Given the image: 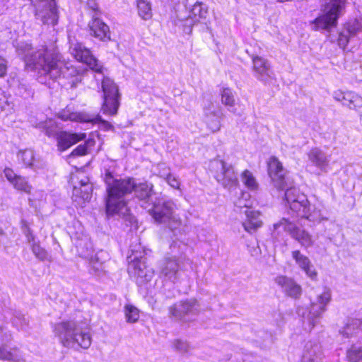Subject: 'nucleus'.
<instances>
[{"label":"nucleus","instance_id":"nucleus-1","mask_svg":"<svg viewBox=\"0 0 362 362\" xmlns=\"http://www.w3.org/2000/svg\"><path fill=\"white\" fill-rule=\"evenodd\" d=\"M104 180L107 185V198L106 211L107 215L125 216L128 212L127 196L134 192L140 200H146L151 195L153 185L147 182L136 184L133 178L114 179L112 173L107 171Z\"/></svg>","mask_w":362,"mask_h":362},{"label":"nucleus","instance_id":"nucleus-2","mask_svg":"<svg viewBox=\"0 0 362 362\" xmlns=\"http://www.w3.org/2000/svg\"><path fill=\"white\" fill-rule=\"evenodd\" d=\"M36 56L30 59L29 63L40 69L42 76L52 80H56L62 76L66 78H71V87H76V84L81 81V71L70 62L62 59L57 46L54 49H41Z\"/></svg>","mask_w":362,"mask_h":362},{"label":"nucleus","instance_id":"nucleus-3","mask_svg":"<svg viewBox=\"0 0 362 362\" xmlns=\"http://www.w3.org/2000/svg\"><path fill=\"white\" fill-rule=\"evenodd\" d=\"M291 183L288 182L284 193V200L293 216L305 218L311 222L319 223L324 218L322 216L320 209H316L314 206L310 204L307 197L300 193L296 187H291Z\"/></svg>","mask_w":362,"mask_h":362},{"label":"nucleus","instance_id":"nucleus-4","mask_svg":"<svg viewBox=\"0 0 362 362\" xmlns=\"http://www.w3.org/2000/svg\"><path fill=\"white\" fill-rule=\"evenodd\" d=\"M176 205L171 199L158 198L153 202L148 212L154 221L166 226L175 237L181 235L185 232L182 221L175 214Z\"/></svg>","mask_w":362,"mask_h":362},{"label":"nucleus","instance_id":"nucleus-5","mask_svg":"<svg viewBox=\"0 0 362 362\" xmlns=\"http://www.w3.org/2000/svg\"><path fill=\"white\" fill-rule=\"evenodd\" d=\"M53 331L64 347L88 349L91 344L90 333L80 329L74 321L57 323L54 325Z\"/></svg>","mask_w":362,"mask_h":362},{"label":"nucleus","instance_id":"nucleus-6","mask_svg":"<svg viewBox=\"0 0 362 362\" xmlns=\"http://www.w3.org/2000/svg\"><path fill=\"white\" fill-rule=\"evenodd\" d=\"M322 6L323 14L312 22L314 30H327L335 26L342 14L346 0H319Z\"/></svg>","mask_w":362,"mask_h":362},{"label":"nucleus","instance_id":"nucleus-7","mask_svg":"<svg viewBox=\"0 0 362 362\" xmlns=\"http://www.w3.org/2000/svg\"><path fill=\"white\" fill-rule=\"evenodd\" d=\"M209 170L218 183L226 188L235 187L238 183L237 173L232 165L219 159L209 163Z\"/></svg>","mask_w":362,"mask_h":362},{"label":"nucleus","instance_id":"nucleus-8","mask_svg":"<svg viewBox=\"0 0 362 362\" xmlns=\"http://www.w3.org/2000/svg\"><path fill=\"white\" fill-rule=\"evenodd\" d=\"M103 103L102 111L108 115L117 114L119 107L120 94L115 83L108 77H103L102 81Z\"/></svg>","mask_w":362,"mask_h":362},{"label":"nucleus","instance_id":"nucleus-9","mask_svg":"<svg viewBox=\"0 0 362 362\" xmlns=\"http://www.w3.org/2000/svg\"><path fill=\"white\" fill-rule=\"evenodd\" d=\"M199 310V304L194 298L180 300L168 308L171 318L184 322L191 320V317L198 314Z\"/></svg>","mask_w":362,"mask_h":362},{"label":"nucleus","instance_id":"nucleus-10","mask_svg":"<svg viewBox=\"0 0 362 362\" xmlns=\"http://www.w3.org/2000/svg\"><path fill=\"white\" fill-rule=\"evenodd\" d=\"M332 299V292L329 288H324L322 292L317 296L316 300L311 303L308 320L313 329L327 310V306Z\"/></svg>","mask_w":362,"mask_h":362},{"label":"nucleus","instance_id":"nucleus-11","mask_svg":"<svg viewBox=\"0 0 362 362\" xmlns=\"http://www.w3.org/2000/svg\"><path fill=\"white\" fill-rule=\"evenodd\" d=\"M280 228L288 232L305 248L311 247L314 243L312 235L308 232L298 228L295 223L288 218H283L278 223L274 224V230H278Z\"/></svg>","mask_w":362,"mask_h":362},{"label":"nucleus","instance_id":"nucleus-12","mask_svg":"<svg viewBox=\"0 0 362 362\" xmlns=\"http://www.w3.org/2000/svg\"><path fill=\"white\" fill-rule=\"evenodd\" d=\"M35 16L44 24L55 25L58 16L54 0H35Z\"/></svg>","mask_w":362,"mask_h":362},{"label":"nucleus","instance_id":"nucleus-13","mask_svg":"<svg viewBox=\"0 0 362 362\" xmlns=\"http://www.w3.org/2000/svg\"><path fill=\"white\" fill-rule=\"evenodd\" d=\"M69 52L77 61L86 64L95 72L103 73V66L81 43L70 42Z\"/></svg>","mask_w":362,"mask_h":362},{"label":"nucleus","instance_id":"nucleus-14","mask_svg":"<svg viewBox=\"0 0 362 362\" xmlns=\"http://www.w3.org/2000/svg\"><path fill=\"white\" fill-rule=\"evenodd\" d=\"M132 252V254L129 257L132 262L129 266V272L136 277L139 284L150 281L153 276V270L147 267L144 258L137 256L133 250Z\"/></svg>","mask_w":362,"mask_h":362},{"label":"nucleus","instance_id":"nucleus-15","mask_svg":"<svg viewBox=\"0 0 362 362\" xmlns=\"http://www.w3.org/2000/svg\"><path fill=\"white\" fill-rule=\"evenodd\" d=\"M13 45L18 54L23 56V61L25 62L26 67L30 70L37 71V73L40 74H41L42 70L37 68V66L35 65L30 64L29 60L32 58H34V57H37L36 55L38 54V52L41 49L50 50L54 49L56 47V45H54L50 46L42 45L33 49L31 44L23 41L16 42Z\"/></svg>","mask_w":362,"mask_h":362},{"label":"nucleus","instance_id":"nucleus-16","mask_svg":"<svg viewBox=\"0 0 362 362\" xmlns=\"http://www.w3.org/2000/svg\"><path fill=\"white\" fill-rule=\"evenodd\" d=\"M185 262L175 258L165 259L160 264V274L165 280L173 283L177 281L180 272L184 269Z\"/></svg>","mask_w":362,"mask_h":362},{"label":"nucleus","instance_id":"nucleus-17","mask_svg":"<svg viewBox=\"0 0 362 362\" xmlns=\"http://www.w3.org/2000/svg\"><path fill=\"white\" fill-rule=\"evenodd\" d=\"M268 172L276 189L283 190L287 186L288 179L286 176V171L276 158L272 157L269 159Z\"/></svg>","mask_w":362,"mask_h":362},{"label":"nucleus","instance_id":"nucleus-18","mask_svg":"<svg viewBox=\"0 0 362 362\" xmlns=\"http://www.w3.org/2000/svg\"><path fill=\"white\" fill-rule=\"evenodd\" d=\"M87 30L90 36L100 41L110 40V28L98 16L97 13L92 16L91 20L88 23Z\"/></svg>","mask_w":362,"mask_h":362},{"label":"nucleus","instance_id":"nucleus-19","mask_svg":"<svg viewBox=\"0 0 362 362\" xmlns=\"http://www.w3.org/2000/svg\"><path fill=\"white\" fill-rule=\"evenodd\" d=\"M274 282L286 296L298 299L302 295L301 286L291 277L279 275L274 278Z\"/></svg>","mask_w":362,"mask_h":362},{"label":"nucleus","instance_id":"nucleus-20","mask_svg":"<svg viewBox=\"0 0 362 362\" xmlns=\"http://www.w3.org/2000/svg\"><path fill=\"white\" fill-rule=\"evenodd\" d=\"M307 156L306 168L308 171H311V168L315 167L321 172H327L330 158L323 151L319 148H313L307 153Z\"/></svg>","mask_w":362,"mask_h":362},{"label":"nucleus","instance_id":"nucleus-21","mask_svg":"<svg viewBox=\"0 0 362 362\" xmlns=\"http://www.w3.org/2000/svg\"><path fill=\"white\" fill-rule=\"evenodd\" d=\"M333 98L337 101L341 102L343 105L350 109H355L362 117V97L352 91L342 92L341 90L334 91Z\"/></svg>","mask_w":362,"mask_h":362},{"label":"nucleus","instance_id":"nucleus-22","mask_svg":"<svg viewBox=\"0 0 362 362\" xmlns=\"http://www.w3.org/2000/svg\"><path fill=\"white\" fill-rule=\"evenodd\" d=\"M292 257L308 277L312 280L317 279V272L307 256L303 255L299 250H294L292 252Z\"/></svg>","mask_w":362,"mask_h":362},{"label":"nucleus","instance_id":"nucleus-23","mask_svg":"<svg viewBox=\"0 0 362 362\" xmlns=\"http://www.w3.org/2000/svg\"><path fill=\"white\" fill-rule=\"evenodd\" d=\"M253 71L255 77L262 81H266L271 77L272 70L269 62L260 57H252Z\"/></svg>","mask_w":362,"mask_h":362},{"label":"nucleus","instance_id":"nucleus-24","mask_svg":"<svg viewBox=\"0 0 362 362\" xmlns=\"http://www.w3.org/2000/svg\"><path fill=\"white\" fill-rule=\"evenodd\" d=\"M86 138V134H74L66 132H61L57 135V147L61 151H64L79 141Z\"/></svg>","mask_w":362,"mask_h":362},{"label":"nucleus","instance_id":"nucleus-25","mask_svg":"<svg viewBox=\"0 0 362 362\" xmlns=\"http://www.w3.org/2000/svg\"><path fill=\"white\" fill-rule=\"evenodd\" d=\"M4 174L7 180L13 186L15 189L18 191H23L26 193H30L31 186L29 185L27 180L16 175L11 168H6L4 170Z\"/></svg>","mask_w":362,"mask_h":362},{"label":"nucleus","instance_id":"nucleus-26","mask_svg":"<svg viewBox=\"0 0 362 362\" xmlns=\"http://www.w3.org/2000/svg\"><path fill=\"white\" fill-rule=\"evenodd\" d=\"M302 362H322L320 346L315 342L308 341L304 347Z\"/></svg>","mask_w":362,"mask_h":362},{"label":"nucleus","instance_id":"nucleus-27","mask_svg":"<svg viewBox=\"0 0 362 362\" xmlns=\"http://www.w3.org/2000/svg\"><path fill=\"white\" fill-rule=\"evenodd\" d=\"M245 214L246 219L243 222V226L245 231L252 233L262 226V222L259 218V212L246 209Z\"/></svg>","mask_w":362,"mask_h":362},{"label":"nucleus","instance_id":"nucleus-28","mask_svg":"<svg viewBox=\"0 0 362 362\" xmlns=\"http://www.w3.org/2000/svg\"><path fill=\"white\" fill-rule=\"evenodd\" d=\"M208 16V10L201 3L195 4L190 12V18L194 22H201L206 23V21Z\"/></svg>","mask_w":362,"mask_h":362},{"label":"nucleus","instance_id":"nucleus-29","mask_svg":"<svg viewBox=\"0 0 362 362\" xmlns=\"http://www.w3.org/2000/svg\"><path fill=\"white\" fill-rule=\"evenodd\" d=\"M59 117L62 120L73 121V122H86L90 120V116L82 112H73L69 110H64L59 113Z\"/></svg>","mask_w":362,"mask_h":362},{"label":"nucleus","instance_id":"nucleus-30","mask_svg":"<svg viewBox=\"0 0 362 362\" xmlns=\"http://www.w3.org/2000/svg\"><path fill=\"white\" fill-rule=\"evenodd\" d=\"M139 16L144 21L152 18L151 4L148 0H136Z\"/></svg>","mask_w":362,"mask_h":362},{"label":"nucleus","instance_id":"nucleus-31","mask_svg":"<svg viewBox=\"0 0 362 362\" xmlns=\"http://www.w3.org/2000/svg\"><path fill=\"white\" fill-rule=\"evenodd\" d=\"M18 160L22 163L25 167H33L35 160L34 151L32 149L19 151L17 154Z\"/></svg>","mask_w":362,"mask_h":362},{"label":"nucleus","instance_id":"nucleus-32","mask_svg":"<svg viewBox=\"0 0 362 362\" xmlns=\"http://www.w3.org/2000/svg\"><path fill=\"white\" fill-rule=\"evenodd\" d=\"M359 319H350L346 325L339 331V333L344 337L349 338L356 333L359 328Z\"/></svg>","mask_w":362,"mask_h":362},{"label":"nucleus","instance_id":"nucleus-33","mask_svg":"<svg viewBox=\"0 0 362 362\" xmlns=\"http://www.w3.org/2000/svg\"><path fill=\"white\" fill-rule=\"evenodd\" d=\"M221 95L222 103L228 107L229 111L235 112L233 110L230 109L235 105V98L232 90L228 88H223L221 91Z\"/></svg>","mask_w":362,"mask_h":362},{"label":"nucleus","instance_id":"nucleus-34","mask_svg":"<svg viewBox=\"0 0 362 362\" xmlns=\"http://www.w3.org/2000/svg\"><path fill=\"white\" fill-rule=\"evenodd\" d=\"M11 86H13L16 88L18 94L22 97L27 98L32 94L31 90L29 88L28 85L23 80L20 81L13 78L11 81Z\"/></svg>","mask_w":362,"mask_h":362},{"label":"nucleus","instance_id":"nucleus-35","mask_svg":"<svg viewBox=\"0 0 362 362\" xmlns=\"http://www.w3.org/2000/svg\"><path fill=\"white\" fill-rule=\"evenodd\" d=\"M31 250L33 255L40 261H52L51 256L48 254V252L42 247L40 245V243H37L33 245L30 246Z\"/></svg>","mask_w":362,"mask_h":362},{"label":"nucleus","instance_id":"nucleus-36","mask_svg":"<svg viewBox=\"0 0 362 362\" xmlns=\"http://www.w3.org/2000/svg\"><path fill=\"white\" fill-rule=\"evenodd\" d=\"M124 314L127 321L129 323H134L139 318V310L137 308L130 304L124 306Z\"/></svg>","mask_w":362,"mask_h":362},{"label":"nucleus","instance_id":"nucleus-37","mask_svg":"<svg viewBox=\"0 0 362 362\" xmlns=\"http://www.w3.org/2000/svg\"><path fill=\"white\" fill-rule=\"evenodd\" d=\"M92 185H85L84 187H74L73 194L76 197H80L83 201H88L91 198Z\"/></svg>","mask_w":362,"mask_h":362},{"label":"nucleus","instance_id":"nucleus-38","mask_svg":"<svg viewBox=\"0 0 362 362\" xmlns=\"http://www.w3.org/2000/svg\"><path fill=\"white\" fill-rule=\"evenodd\" d=\"M241 179L244 185L250 189H256L257 183L252 173L249 170H245L241 175Z\"/></svg>","mask_w":362,"mask_h":362},{"label":"nucleus","instance_id":"nucleus-39","mask_svg":"<svg viewBox=\"0 0 362 362\" xmlns=\"http://www.w3.org/2000/svg\"><path fill=\"white\" fill-rule=\"evenodd\" d=\"M347 358L351 362H358L362 360V347L352 346L347 351Z\"/></svg>","mask_w":362,"mask_h":362},{"label":"nucleus","instance_id":"nucleus-40","mask_svg":"<svg viewBox=\"0 0 362 362\" xmlns=\"http://www.w3.org/2000/svg\"><path fill=\"white\" fill-rule=\"evenodd\" d=\"M21 229L30 246L38 243V241L36 240L35 235L33 233V231L29 228L25 221H21Z\"/></svg>","mask_w":362,"mask_h":362},{"label":"nucleus","instance_id":"nucleus-41","mask_svg":"<svg viewBox=\"0 0 362 362\" xmlns=\"http://www.w3.org/2000/svg\"><path fill=\"white\" fill-rule=\"evenodd\" d=\"M206 124L209 129L213 132L219 131L221 122L218 117L211 112L209 115H206Z\"/></svg>","mask_w":362,"mask_h":362},{"label":"nucleus","instance_id":"nucleus-42","mask_svg":"<svg viewBox=\"0 0 362 362\" xmlns=\"http://www.w3.org/2000/svg\"><path fill=\"white\" fill-rule=\"evenodd\" d=\"M95 144V141L93 139L87 140L85 144H80L71 153L70 156H83L87 153L88 148L90 146H93Z\"/></svg>","mask_w":362,"mask_h":362},{"label":"nucleus","instance_id":"nucleus-43","mask_svg":"<svg viewBox=\"0 0 362 362\" xmlns=\"http://www.w3.org/2000/svg\"><path fill=\"white\" fill-rule=\"evenodd\" d=\"M162 177L166 180L168 184L173 188L178 189L180 188V182L177 177L175 175L168 173L166 174L163 173Z\"/></svg>","mask_w":362,"mask_h":362},{"label":"nucleus","instance_id":"nucleus-44","mask_svg":"<svg viewBox=\"0 0 362 362\" xmlns=\"http://www.w3.org/2000/svg\"><path fill=\"white\" fill-rule=\"evenodd\" d=\"M7 337L3 334V330L0 328V358L5 360H11V354L6 351L3 347L4 343L6 341L5 338Z\"/></svg>","mask_w":362,"mask_h":362},{"label":"nucleus","instance_id":"nucleus-45","mask_svg":"<svg viewBox=\"0 0 362 362\" xmlns=\"http://www.w3.org/2000/svg\"><path fill=\"white\" fill-rule=\"evenodd\" d=\"M173 347L181 353H187L190 349L189 344L186 341L181 339H175L173 341Z\"/></svg>","mask_w":362,"mask_h":362},{"label":"nucleus","instance_id":"nucleus-46","mask_svg":"<svg viewBox=\"0 0 362 362\" xmlns=\"http://www.w3.org/2000/svg\"><path fill=\"white\" fill-rule=\"evenodd\" d=\"M90 264L92 269L95 272H99L103 269V262L100 261L99 254H96L95 257H92L90 261Z\"/></svg>","mask_w":362,"mask_h":362},{"label":"nucleus","instance_id":"nucleus-47","mask_svg":"<svg viewBox=\"0 0 362 362\" xmlns=\"http://www.w3.org/2000/svg\"><path fill=\"white\" fill-rule=\"evenodd\" d=\"M87 122L100 123L102 127H104L107 130L113 128V127L111 124H110L108 122L103 119L102 117H100V115H97L94 117H90V120L88 121Z\"/></svg>","mask_w":362,"mask_h":362},{"label":"nucleus","instance_id":"nucleus-48","mask_svg":"<svg viewBox=\"0 0 362 362\" xmlns=\"http://www.w3.org/2000/svg\"><path fill=\"white\" fill-rule=\"evenodd\" d=\"M13 323L18 327L23 329L27 325L26 319L21 314L15 316Z\"/></svg>","mask_w":362,"mask_h":362},{"label":"nucleus","instance_id":"nucleus-49","mask_svg":"<svg viewBox=\"0 0 362 362\" xmlns=\"http://www.w3.org/2000/svg\"><path fill=\"white\" fill-rule=\"evenodd\" d=\"M47 164L45 161L35 159L33 162V167H30V168L33 169L35 171H37L45 168Z\"/></svg>","mask_w":362,"mask_h":362},{"label":"nucleus","instance_id":"nucleus-50","mask_svg":"<svg viewBox=\"0 0 362 362\" xmlns=\"http://www.w3.org/2000/svg\"><path fill=\"white\" fill-rule=\"evenodd\" d=\"M7 71V61L0 57V77H3L6 75Z\"/></svg>","mask_w":362,"mask_h":362},{"label":"nucleus","instance_id":"nucleus-51","mask_svg":"<svg viewBox=\"0 0 362 362\" xmlns=\"http://www.w3.org/2000/svg\"><path fill=\"white\" fill-rule=\"evenodd\" d=\"M81 1H84L86 3L88 8L94 11H99L98 5L95 0H81Z\"/></svg>","mask_w":362,"mask_h":362},{"label":"nucleus","instance_id":"nucleus-52","mask_svg":"<svg viewBox=\"0 0 362 362\" xmlns=\"http://www.w3.org/2000/svg\"><path fill=\"white\" fill-rule=\"evenodd\" d=\"M338 42L340 47H345L349 42V38L346 35L341 33L339 36Z\"/></svg>","mask_w":362,"mask_h":362},{"label":"nucleus","instance_id":"nucleus-53","mask_svg":"<svg viewBox=\"0 0 362 362\" xmlns=\"http://www.w3.org/2000/svg\"><path fill=\"white\" fill-rule=\"evenodd\" d=\"M249 251L253 257H258L261 254V250L258 245L251 247Z\"/></svg>","mask_w":362,"mask_h":362},{"label":"nucleus","instance_id":"nucleus-54","mask_svg":"<svg viewBox=\"0 0 362 362\" xmlns=\"http://www.w3.org/2000/svg\"><path fill=\"white\" fill-rule=\"evenodd\" d=\"M235 206L239 208L245 207L247 209L249 207V202L239 199L238 201L235 202Z\"/></svg>","mask_w":362,"mask_h":362},{"label":"nucleus","instance_id":"nucleus-55","mask_svg":"<svg viewBox=\"0 0 362 362\" xmlns=\"http://www.w3.org/2000/svg\"><path fill=\"white\" fill-rule=\"evenodd\" d=\"M80 187H84L85 185H92L89 183V180L88 177H85L84 179L81 180L80 181Z\"/></svg>","mask_w":362,"mask_h":362},{"label":"nucleus","instance_id":"nucleus-56","mask_svg":"<svg viewBox=\"0 0 362 362\" xmlns=\"http://www.w3.org/2000/svg\"><path fill=\"white\" fill-rule=\"evenodd\" d=\"M43 128L45 129V133L46 135H47L48 136H52L53 135V132L49 127H47V125H45L43 126Z\"/></svg>","mask_w":362,"mask_h":362},{"label":"nucleus","instance_id":"nucleus-57","mask_svg":"<svg viewBox=\"0 0 362 362\" xmlns=\"http://www.w3.org/2000/svg\"><path fill=\"white\" fill-rule=\"evenodd\" d=\"M6 103L4 100L0 99V109L1 110H3L4 108V104Z\"/></svg>","mask_w":362,"mask_h":362},{"label":"nucleus","instance_id":"nucleus-58","mask_svg":"<svg viewBox=\"0 0 362 362\" xmlns=\"http://www.w3.org/2000/svg\"><path fill=\"white\" fill-rule=\"evenodd\" d=\"M5 235V232H4V230L3 229V228L0 226V235Z\"/></svg>","mask_w":362,"mask_h":362},{"label":"nucleus","instance_id":"nucleus-59","mask_svg":"<svg viewBox=\"0 0 362 362\" xmlns=\"http://www.w3.org/2000/svg\"><path fill=\"white\" fill-rule=\"evenodd\" d=\"M359 320H360L359 328L362 330V319H359Z\"/></svg>","mask_w":362,"mask_h":362},{"label":"nucleus","instance_id":"nucleus-60","mask_svg":"<svg viewBox=\"0 0 362 362\" xmlns=\"http://www.w3.org/2000/svg\"><path fill=\"white\" fill-rule=\"evenodd\" d=\"M185 262L187 264H191V261L189 259H185Z\"/></svg>","mask_w":362,"mask_h":362},{"label":"nucleus","instance_id":"nucleus-61","mask_svg":"<svg viewBox=\"0 0 362 362\" xmlns=\"http://www.w3.org/2000/svg\"><path fill=\"white\" fill-rule=\"evenodd\" d=\"M348 30H349V33L354 34V30H351V28H349Z\"/></svg>","mask_w":362,"mask_h":362},{"label":"nucleus","instance_id":"nucleus-62","mask_svg":"<svg viewBox=\"0 0 362 362\" xmlns=\"http://www.w3.org/2000/svg\"><path fill=\"white\" fill-rule=\"evenodd\" d=\"M243 197H244V196L248 197V196H249V194H243Z\"/></svg>","mask_w":362,"mask_h":362}]
</instances>
